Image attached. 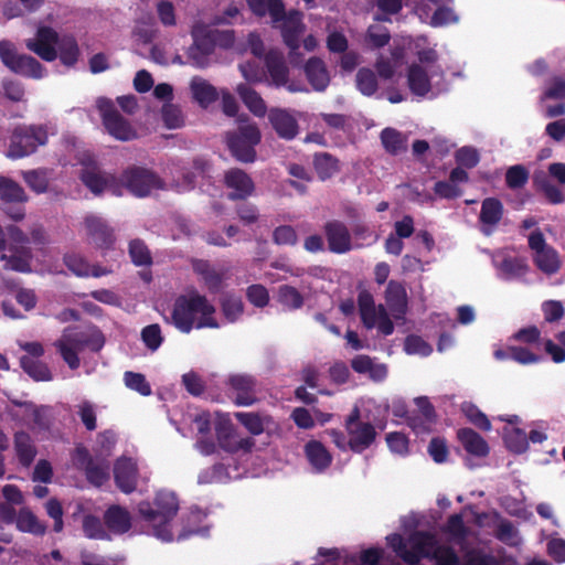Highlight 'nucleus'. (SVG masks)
I'll list each match as a JSON object with an SVG mask.
<instances>
[{
    "label": "nucleus",
    "mask_w": 565,
    "mask_h": 565,
    "mask_svg": "<svg viewBox=\"0 0 565 565\" xmlns=\"http://www.w3.org/2000/svg\"><path fill=\"white\" fill-rule=\"evenodd\" d=\"M214 312V306L205 296L192 291L174 300L171 323L183 333H190L193 328H218Z\"/></svg>",
    "instance_id": "obj_1"
},
{
    "label": "nucleus",
    "mask_w": 565,
    "mask_h": 565,
    "mask_svg": "<svg viewBox=\"0 0 565 565\" xmlns=\"http://www.w3.org/2000/svg\"><path fill=\"white\" fill-rule=\"evenodd\" d=\"M179 511V501L174 493L159 491L153 502L141 501L138 512L143 521L151 524L153 535L162 541L170 542L173 539L171 522Z\"/></svg>",
    "instance_id": "obj_2"
},
{
    "label": "nucleus",
    "mask_w": 565,
    "mask_h": 565,
    "mask_svg": "<svg viewBox=\"0 0 565 565\" xmlns=\"http://www.w3.org/2000/svg\"><path fill=\"white\" fill-rule=\"evenodd\" d=\"M103 345L104 339L100 333L90 334L78 328L71 327L64 329L61 338L54 342V347L71 370L79 367V352L86 348H89L92 351H98Z\"/></svg>",
    "instance_id": "obj_3"
},
{
    "label": "nucleus",
    "mask_w": 565,
    "mask_h": 565,
    "mask_svg": "<svg viewBox=\"0 0 565 565\" xmlns=\"http://www.w3.org/2000/svg\"><path fill=\"white\" fill-rule=\"evenodd\" d=\"M47 130L41 125H18L10 136L7 157L13 160L28 157L47 142Z\"/></svg>",
    "instance_id": "obj_4"
},
{
    "label": "nucleus",
    "mask_w": 565,
    "mask_h": 565,
    "mask_svg": "<svg viewBox=\"0 0 565 565\" xmlns=\"http://www.w3.org/2000/svg\"><path fill=\"white\" fill-rule=\"evenodd\" d=\"M260 140L262 134L256 124L241 125L236 131L226 135V143L232 156L244 163L256 160L255 147Z\"/></svg>",
    "instance_id": "obj_5"
},
{
    "label": "nucleus",
    "mask_w": 565,
    "mask_h": 565,
    "mask_svg": "<svg viewBox=\"0 0 565 565\" xmlns=\"http://www.w3.org/2000/svg\"><path fill=\"white\" fill-rule=\"evenodd\" d=\"M121 183L130 193L143 198L152 190L164 188V181L152 170L142 167H128L120 175Z\"/></svg>",
    "instance_id": "obj_6"
},
{
    "label": "nucleus",
    "mask_w": 565,
    "mask_h": 565,
    "mask_svg": "<svg viewBox=\"0 0 565 565\" xmlns=\"http://www.w3.org/2000/svg\"><path fill=\"white\" fill-rule=\"evenodd\" d=\"M344 427L349 436V449L356 454L369 449L377 436L371 423L361 420V411L358 406H354L345 418Z\"/></svg>",
    "instance_id": "obj_7"
},
{
    "label": "nucleus",
    "mask_w": 565,
    "mask_h": 565,
    "mask_svg": "<svg viewBox=\"0 0 565 565\" xmlns=\"http://www.w3.org/2000/svg\"><path fill=\"white\" fill-rule=\"evenodd\" d=\"M0 60L11 72L32 78L43 76L42 64L33 56L19 54L14 45L7 40L0 41Z\"/></svg>",
    "instance_id": "obj_8"
},
{
    "label": "nucleus",
    "mask_w": 565,
    "mask_h": 565,
    "mask_svg": "<svg viewBox=\"0 0 565 565\" xmlns=\"http://www.w3.org/2000/svg\"><path fill=\"white\" fill-rule=\"evenodd\" d=\"M81 164L83 168L79 179L92 193L100 195L106 190L117 193L119 180L114 174L103 171L92 157L83 158Z\"/></svg>",
    "instance_id": "obj_9"
},
{
    "label": "nucleus",
    "mask_w": 565,
    "mask_h": 565,
    "mask_svg": "<svg viewBox=\"0 0 565 565\" xmlns=\"http://www.w3.org/2000/svg\"><path fill=\"white\" fill-rule=\"evenodd\" d=\"M29 196L24 189L14 180L8 177H0V202L3 212L13 221L24 218V204Z\"/></svg>",
    "instance_id": "obj_10"
},
{
    "label": "nucleus",
    "mask_w": 565,
    "mask_h": 565,
    "mask_svg": "<svg viewBox=\"0 0 565 565\" xmlns=\"http://www.w3.org/2000/svg\"><path fill=\"white\" fill-rule=\"evenodd\" d=\"M97 107L100 111L103 125L110 136L121 141H129L137 137L136 130L120 115L110 99L99 98Z\"/></svg>",
    "instance_id": "obj_11"
},
{
    "label": "nucleus",
    "mask_w": 565,
    "mask_h": 565,
    "mask_svg": "<svg viewBox=\"0 0 565 565\" xmlns=\"http://www.w3.org/2000/svg\"><path fill=\"white\" fill-rule=\"evenodd\" d=\"M212 163L203 158L195 157L188 164L179 170V177L173 179V188L177 192H189L193 190L200 181L210 178Z\"/></svg>",
    "instance_id": "obj_12"
},
{
    "label": "nucleus",
    "mask_w": 565,
    "mask_h": 565,
    "mask_svg": "<svg viewBox=\"0 0 565 565\" xmlns=\"http://www.w3.org/2000/svg\"><path fill=\"white\" fill-rule=\"evenodd\" d=\"M228 396L237 406H250L257 402V381L249 374H232L226 380Z\"/></svg>",
    "instance_id": "obj_13"
},
{
    "label": "nucleus",
    "mask_w": 565,
    "mask_h": 565,
    "mask_svg": "<svg viewBox=\"0 0 565 565\" xmlns=\"http://www.w3.org/2000/svg\"><path fill=\"white\" fill-rule=\"evenodd\" d=\"M408 544L403 555V561L408 565H418L422 558L431 557L438 542L434 534L427 531H416L408 537Z\"/></svg>",
    "instance_id": "obj_14"
},
{
    "label": "nucleus",
    "mask_w": 565,
    "mask_h": 565,
    "mask_svg": "<svg viewBox=\"0 0 565 565\" xmlns=\"http://www.w3.org/2000/svg\"><path fill=\"white\" fill-rule=\"evenodd\" d=\"M58 33L51 26H40L35 36L25 42L29 51L35 53L45 62H53L57 58L56 43Z\"/></svg>",
    "instance_id": "obj_15"
},
{
    "label": "nucleus",
    "mask_w": 565,
    "mask_h": 565,
    "mask_svg": "<svg viewBox=\"0 0 565 565\" xmlns=\"http://www.w3.org/2000/svg\"><path fill=\"white\" fill-rule=\"evenodd\" d=\"M264 63L271 83L276 87L287 86L289 92H300V87L295 84H288L289 68L286 64L284 54L278 50H270L264 55Z\"/></svg>",
    "instance_id": "obj_16"
},
{
    "label": "nucleus",
    "mask_w": 565,
    "mask_h": 565,
    "mask_svg": "<svg viewBox=\"0 0 565 565\" xmlns=\"http://www.w3.org/2000/svg\"><path fill=\"white\" fill-rule=\"evenodd\" d=\"M224 185L231 190L227 198L232 201L246 200L255 191L253 179L239 168L228 169L224 173Z\"/></svg>",
    "instance_id": "obj_17"
},
{
    "label": "nucleus",
    "mask_w": 565,
    "mask_h": 565,
    "mask_svg": "<svg viewBox=\"0 0 565 565\" xmlns=\"http://www.w3.org/2000/svg\"><path fill=\"white\" fill-rule=\"evenodd\" d=\"M328 248L334 254H345L351 250V234L347 225L338 220L328 221L323 225Z\"/></svg>",
    "instance_id": "obj_18"
},
{
    "label": "nucleus",
    "mask_w": 565,
    "mask_h": 565,
    "mask_svg": "<svg viewBox=\"0 0 565 565\" xmlns=\"http://www.w3.org/2000/svg\"><path fill=\"white\" fill-rule=\"evenodd\" d=\"M77 460L85 471L86 479L95 487H102L109 479V465L96 462L85 447L76 448Z\"/></svg>",
    "instance_id": "obj_19"
},
{
    "label": "nucleus",
    "mask_w": 565,
    "mask_h": 565,
    "mask_svg": "<svg viewBox=\"0 0 565 565\" xmlns=\"http://www.w3.org/2000/svg\"><path fill=\"white\" fill-rule=\"evenodd\" d=\"M84 223L92 244L102 249H108L113 246L115 242L113 228L102 217L88 215Z\"/></svg>",
    "instance_id": "obj_20"
},
{
    "label": "nucleus",
    "mask_w": 565,
    "mask_h": 565,
    "mask_svg": "<svg viewBox=\"0 0 565 565\" xmlns=\"http://www.w3.org/2000/svg\"><path fill=\"white\" fill-rule=\"evenodd\" d=\"M268 120L281 139L292 140L299 134L298 121L287 109L271 108L268 111Z\"/></svg>",
    "instance_id": "obj_21"
},
{
    "label": "nucleus",
    "mask_w": 565,
    "mask_h": 565,
    "mask_svg": "<svg viewBox=\"0 0 565 565\" xmlns=\"http://www.w3.org/2000/svg\"><path fill=\"white\" fill-rule=\"evenodd\" d=\"M278 23H280L284 43L290 49V54L296 53L300 46V34L303 31L301 13L297 10H291L288 13L285 11V17Z\"/></svg>",
    "instance_id": "obj_22"
},
{
    "label": "nucleus",
    "mask_w": 565,
    "mask_h": 565,
    "mask_svg": "<svg viewBox=\"0 0 565 565\" xmlns=\"http://www.w3.org/2000/svg\"><path fill=\"white\" fill-rule=\"evenodd\" d=\"M504 214V206L497 198H486L481 203L479 214L480 231L489 236L501 222Z\"/></svg>",
    "instance_id": "obj_23"
},
{
    "label": "nucleus",
    "mask_w": 565,
    "mask_h": 565,
    "mask_svg": "<svg viewBox=\"0 0 565 565\" xmlns=\"http://www.w3.org/2000/svg\"><path fill=\"white\" fill-rule=\"evenodd\" d=\"M116 486L124 493H131L137 488L138 467L131 458H119L114 467Z\"/></svg>",
    "instance_id": "obj_24"
},
{
    "label": "nucleus",
    "mask_w": 565,
    "mask_h": 565,
    "mask_svg": "<svg viewBox=\"0 0 565 565\" xmlns=\"http://www.w3.org/2000/svg\"><path fill=\"white\" fill-rule=\"evenodd\" d=\"M103 520L106 529L115 535L129 532L132 525L130 512L119 504L109 505L104 512Z\"/></svg>",
    "instance_id": "obj_25"
},
{
    "label": "nucleus",
    "mask_w": 565,
    "mask_h": 565,
    "mask_svg": "<svg viewBox=\"0 0 565 565\" xmlns=\"http://www.w3.org/2000/svg\"><path fill=\"white\" fill-rule=\"evenodd\" d=\"M385 301L394 318H403L408 303L405 286L397 280H390L385 290Z\"/></svg>",
    "instance_id": "obj_26"
},
{
    "label": "nucleus",
    "mask_w": 565,
    "mask_h": 565,
    "mask_svg": "<svg viewBox=\"0 0 565 565\" xmlns=\"http://www.w3.org/2000/svg\"><path fill=\"white\" fill-rule=\"evenodd\" d=\"M10 255L1 254V260L4 262L3 268L18 273H31L32 250L29 246H9Z\"/></svg>",
    "instance_id": "obj_27"
},
{
    "label": "nucleus",
    "mask_w": 565,
    "mask_h": 565,
    "mask_svg": "<svg viewBox=\"0 0 565 565\" xmlns=\"http://www.w3.org/2000/svg\"><path fill=\"white\" fill-rule=\"evenodd\" d=\"M13 448L19 463L29 468L38 455L35 443L30 434L23 430L14 433Z\"/></svg>",
    "instance_id": "obj_28"
},
{
    "label": "nucleus",
    "mask_w": 565,
    "mask_h": 565,
    "mask_svg": "<svg viewBox=\"0 0 565 565\" xmlns=\"http://www.w3.org/2000/svg\"><path fill=\"white\" fill-rule=\"evenodd\" d=\"M303 71L309 84L315 90L323 92L328 87L330 83L329 72L320 57H310L306 62Z\"/></svg>",
    "instance_id": "obj_29"
},
{
    "label": "nucleus",
    "mask_w": 565,
    "mask_h": 565,
    "mask_svg": "<svg viewBox=\"0 0 565 565\" xmlns=\"http://www.w3.org/2000/svg\"><path fill=\"white\" fill-rule=\"evenodd\" d=\"M305 454L313 470L318 473L327 470L332 462L331 454L318 440L308 441L305 446Z\"/></svg>",
    "instance_id": "obj_30"
},
{
    "label": "nucleus",
    "mask_w": 565,
    "mask_h": 565,
    "mask_svg": "<svg viewBox=\"0 0 565 565\" xmlns=\"http://www.w3.org/2000/svg\"><path fill=\"white\" fill-rule=\"evenodd\" d=\"M252 12L257 17L269 14L274 26L285 17L282 0H246Z\"/></svg>",
    "instance_id": "obj_31"
},
{
    "label": "nucleus",
    "mask_w": 565,
    "mask_h": 565,
    "mask_svg": "<svg viewBox=\"0 0 565 565\" xmlns=\"http://www.w3.org/2000/svg\"><path fill=\"white\" fill-rule=\"evenodd\" d=\"M457 437L465 450L476 457H486L489 454L487 441L471 428H460Z\"/></svg>",
    "instance_id": "obj_32"
},
{
    "label": "nucleus",
    "mask_w": 565,
    "mask_h": 565,
    "mask_svg": "<svg viewBox=\"0 0 565 565\" xmlns=\"http://www.w3.org/2000/svg\"><path fill=\"white\" fill-rule=\"evenodd\" d=\"M56 51L61 63L67 67L75 66L81 56L77 40L72 34H63L58 36Z\"/></svg>",
    "instance_id": "obj_33"
},
{
    "label": "nucleus",
    "mask_w": 565,
    "mask_h": 565,
    "mask_svg": "<svg viewBox=\"0 0 565 565\" xmlns=\"http://www.w3.org/2000/svg\"><path fill=\"white\" fill-rule=\"evenodd\" d=\"M407 84L409 90L416 96H425L431 89L430 78L427 72L418 64H412L407 71Z\"/></svg>",
    "instance_id": "obj_34"
},
{
    "label": "nucleus",
    "mask_w": 565,
    "mask_h": 565,
    "mask_svg": "<svg viewBox=\"0 0 565 565\" xmlns=\"http://www.w3.org/2000/svg\"><path fill=\"white\" fill-rule=\"evenodd\" d=\"M236 93L250 113L257 117L265 116L267 111L266 104L262 96L254 88H252L248 84L242 83L237 85Z\"/></svg>",
    "instance_id": "obj_35"
},
{
    "label": "nucleus",
    "mask_w": 565,
    "mask_h": 565,
    "mask_svg": "<svg viewBox=\"0 0 565 565\" xmlns=\"http://www.w3.org/2000/svg\"><path fill=\"white\" fill-rule=\"evenodd\" d=\"M358 306L361 321L366 329H373L376 324L377 313L372 294L363 289L358 295Z\"/></svg>",
    "instance_id": "obj_36"
},
{
    "label": "nucleus",
    "mask_w": 565,
    "mask_h": 565,
    "mask_svg": "<svg viewBox=\"0 0 565 565\" xmlns=\"http://www.w3.org/2000/svg\"><path fill=\"white\" fill-rule=\"evenodd\" d=\"M15 526L20 532L33 535H44L46 526L41 523L38 516L28 508H22L17 514Z\"/></svg>",
    "instance_id": "obj_37"
},
{
    "label": "nucleus",
    "mask_w": 565,
    "mask_h": 565,
    "mask_svg": "<svg viewBox=\"0 0 565 565\" xmlns=\"http://www.w3.org/2000/svg\"><path fill=\"white\" fill-rule=\"evenodd\" d=\"M192 268L195 274L202 277L209 290L217 291L221 288L223 276L213 268L209 260L194 259Z\"/></svg>",
    "instance_id": "obj_38"
},
{
    "label": "nucleus",
    "mask_w": 565,
    "mask_h": 565,
    "mask_svg": "<svg viewBox=\"0 0 565 565\" xmlns=\"http://www.w3.org/2000/svg\"><path fill=\"white\" fill-rule=\"evenodd\" d=\"M193 98L203 108L209 107L217 97L216 88L203 78L194 77L191 82Z\"/></svg>",
    "instance_id": "obj_39"
},
{
    "label": "nucleus",
    "mask_w": 565,
    "mask_h": 565,
    "mask_svg": "<svg viewBox=\"0 0 565 565\" xmlns=\"http://www.w3.org/2000/svg\"><path fill=\"white\" fill-rule=\"evenodd\" d=\"M313 168L321 181L332 178L340 171L339 160L328 152H318L315 154Z\"/></svg>",
    "instance_id": "obj_40"
},
{
    "label": "nucleus",
    "mask_w": 565,
    "mask_h": 565,
    "mask_svg": "<svg viewBox=\"0 0 565 565\" xmlns=\"http://www.w3.org/2000/svg\"><path fill=\"white\" fill-rule=\"evenodd\" d=\"M533 262L542 273L550 276L556 274L562 265L557 250L552 246L534 254Z\"/></svg>",
    "instance_id": "obj_41"
},
{
    "label": "nucleus",
    "mask_w": 565,
    "mask_h": 565,
    "mask_svg": "<svg viewBox=\"0 0 565 565\" xmlns=\"http://www.w3.org/2000/svg\"><path fill=\"white\" fill-rule=\"evenodd\" d=\"M20 366L29 376H31L35 381L52 380V373L49 366L45 363L35 360L29 355H22L20 358Z\"/></svg>",
    "instance_id": "obj_42"
},
{
    "label": "nucleus",
    "mask_w": 565,
    "mask_h": 565,
    "mask_svg": "<svg viewBox=\"0 0 565 565\" xmlns=\"http://www.w3.org/2000/svg\"><path fill=\"white\" fill-rule=\"evenodd\" d=\"M234 417L253 436L263 434L265 430V424L269 420V417H264L255 412H237L234 414Z\"/></svg>",
    "instance_id": "obj_43"
},
{
    "label": "nucleus",
    "mask_w": 565,
    "mask_h": 565,
    "mask_svg": "<svg viewBox=\"0 0 565 565\" xmlns=\"http://www.w3.org/2000/svg\"><path fill=\"white\" fill-rule=\"evenodd\" d=\"M218 447L227 454H235L236 431L230 422L218 423L215 427Z\"/></svg>",
    "instance_id": "obj_44"
},
{
    "label": "nucleus",
    "mask_w": 565,
    "mask_h": 565,
    "mask_svg": "<svg viewBox=\"0 0 565 565\" xmlns=\"http://www.w3.org/2000/svg\"><path fill=\"white\" fill-rule=\"evenodd\" d=\"M191 35L193 39L191 47H194V50L199 49L204 51L205 54L210 55L214 52L215 46L211 38V28L200 23L194 24L191 30Z\"/></svg>",
    "instance_id": "obj_45"
},
{
    "label": "nucleus",
    "mask_w": 565,
    "mask_h": 565,
    "mask_svg": "<svg viewBox=\"0 0 565 565\" xmlns=\"http://www.w3.org/2000/svg\"><path fill=\"white\" fill-rule=\"evenodd\" d=\"M381 142L386 152L396 156L406 151V142L402 134L394 128H384L381 132Z\"/></svg>",
    "instance_id": "obj_46"
},
{
    "label": "nucleus",
    "mask_w": 565,
    "mask_h": 565,
    "mask_svg": "<svg viewBox=\"0 0 565 565\" xmlns=\"http://www.w3.org/2000/svg\"><path fill=\"white\" fill-rule=\"evenodd\" d=\"M355 83L356 88L364 96L374 95L379 88L376 74L367 67H362L356 72Z\"/></svg>",
    "instance_id": "obj_47"
},
{
    "label": "nucleus",
    "mask_w": 565,
    "mask_h": 565,
    "mask_svg": "<svg viewBox=\"0 0 565 565\" xmlns=\"http://www.w3.org/2000/svg\"><path fill=\"white\" fill-rule=\"evenodd\" d=\"M391 33L386 26L372 24L367 28L365 43L372 50L382 49L390 43Z\"/></svg>",
    "instance_id": "obj_48"
},
{
    "label": "nucleus",
    "mask_w": 565,
    "mask_h": 565,
    "mask_svg": "<svg viewBox=\"0 0 565 565\" xmlns=\"http://www.w3.org/2000/svg\"><path fill=\"white\" fill-rule=\"evenodd\" d=\"M129 256L136 266H150L152 264L151 253L146 243L140 238H135L129 243Z\"/></svg>",
    "instance_id": "obj_49"
},
{
    "label": "nucleus",
    "mask_w": 565,
    "mask_h": 565,
    "mask_svg": "<svg viewBox=\"0 0 565 565\" xmlns=\"http://www.w3.org/2000/svg\"><path fill=\"white\" fill-rule=\"evenodd\" d=\"M19 406H24L30 411V416L33 422V429L49 430L51 427V416L47 413V407L36 406L30 402L15 403Z\"/></svg>",
    "instance_id": "obj_50"
},
{
    "label": "nucleus",
    "mask_w": 565,
    "mask_h": 565,
    "mask_svg": "<svg viewBox=\"0 0 565 565\" xmlns=\"http://www.w3.org/2000/svg\"><path fill=\"white\" fill-rule=\"evenodd\" d=\"M104 521L93 514H86L82 521L83 532L86 537L92 540H106L108 534L104 527Z\"/></svg>",
    "instance_id": "obj_51"
},
{
    "label": "nucleus",
    "mask_w": 565,
    "mask_h": 565,
    "mask_svg": "<svg viewBox=\"0 0 565 565\" xmlns=\"http://www.w3.org/2000/svg\"><path fill=\"white\" fill-rule=\"evenodd\" d=\"M278 301L290 310L300 309L303 306V297L297 288L282 285L278 289Z\"/></svg>",
    "instance_id": "obj_52"
},
{
    "label": "nucleus",
    "mask_w": 565,
    "mask_h": 565,
    "mask_svg": "<svg viewBox=\"0 0 565 565\" xmlns=\"http://www.w3.org/2000/svg\"><path fill=\"white\" fill-rule=\"evenodd\" d=\"M504 443L507 447L515 454H523L529 448L527 435L521 428H512L505 431Z\"/></svg>",
    "instance_id": "obj_53"
},
{
    "label": "nucleus",
    "mask_w": 565,
    "mask_h": 565,
    "mask_svg": "<svg viewBox=\"0 0 565 565\" xmlns=\"http://www.w3.org/2000/svg\"><path fill=\"white\" fill-rule=\"evenodd\" d=\"M527 169L522 164L510 167L505 172V183L511 190L522 189L529 181Z\"/></svg>",
    "instance_id": "obj_54"
},
{
    "label": "nucleus",
    "mask_w": 565,
    "mask_h": 565,
    "mask_svg": "<svg viewBox=\"0 0 565 565\" xmlns=\"http://www.w3.org/2000/svg\"><path fill=\"white\" fill-rule=\"evenodd\" d=\"M379 12L374 20L379 22H391V15L397 14L403 9V0H376Z\"/></svg>",
    "instance_id": "obj_55"
},
{
    "label": "nucleus",
    "mask_w": 565,
    "mask_h": 565,
    "mask_svg": "<svg viewBox=\"0 0 565 565\" xmlns=\"http://www.w3.org/2000/svg\"><path fill=\"white\" fill-rule=\"evenodd\" d=\"M63 260L68 270H71L74 275L78 277L89 276L90 264L79 254H65Z\"/></svg>",
    "instance_id": "obj_56"
},
{
    "label": "nucleus",
    "mask_w": 565,
    "mask_h": 565,
    "mask_svg": "<svg viewBox=\"0 0 565 565\" xmlns=\"http://www.w3.org/2000/svg\"><path fill=\"white\" fill-rule=\"evenodd\" d=\"M124 381L128 388L138 392L142 396H149L151 394V386L147 382L146 376L141 373L127 371L124 374Z\"/></svg>",
    "instance_id": "obj_57"
},
{
    "label": "nucleus",
    "mask_w": 565,
    "mask_h": 565,
    "mask_svg": "<svg viewBox=\"0 0 565 565\" xmlns=\"http://www.w3.org/2000/svg\"><path fill=\"white\" fill-rule=\"evenodd\" d=\"M28 186L38 194L45 193L49 189V179L45 171L31 170L23 173Z\"/></svg>",
    "instance_id": "obj_58"
},
{
    "label": "nucleus",
    "mask_w": 565,
    "mask_h": 565,
    "mask_svg": "<svg viewBox=\"0 0 565 565\" xmlns=\"http://www.w3.org/2000/svg\"><path fill=\"white\" fill-rule=\"evenodd\" d=\"M430 559L436 562V565H460V558L456 551L449 545L437 544L431 553Z\"/></svg>",
    "instance_id": "obj_59"
},
{
    "label": "nucleus",
    "mask_w": 565,
    "mask_h": 565,
    "mask_svg": "<svg viewBox=\"0 0 565 565\" xmlns=\"http://www.w3.org/2000/svg\"><path fill=\"white\" fill-rule=\"evenodd\" d=\"M141 340L149 350H158L163 342L160 326L158 323H153L145 327L141 330Z\"/></svg>",
    "instance_id": "obj_60"
},
{
    "label": "nucleus",
    "mask_w": 565,
    "mask_h": 565,
    "mask_svg": "<svg viewBox=\"0 0 565 565\" xmlns=\"http://www.w3.org/2000/svg\"><path fill=\"white\" fill-rule=\"evenodd\" d=\"M498 268L509 278L522 276L527 270L525 263L516 257H504Z\"/></svg>",
    "instance_id": "obj_61"
},
{
    "label": "nucleus",
    "mask_w": 565,
    "mask_h": 565,
    "mask_svg": "<svg viewBox=\"0 0 565 565\" xmlns=\"http://www.w3.org/2000/svg\"><path fill=\"white\" fill-rule=\"evenodd\" d=\"M3 95L7 99L13 103L24 102L25 90L21 82L15 79L4 78L1 83Z\"/></svg>",
    "instance_id": "obj_62"
},
{
    "label": "nucleus",
    "mask_w": 565,
    "mask_h": 565,
    "mask_svg": "<svg viewBox=\"0 0 565 565\" xmlns=\"http://www.w3.org/2000/svg\"><path fill=\"white\" fill-rule=\"evenodd\" d=\"M445 531L455 540L463 541L468 535V529L465 525L461 514H452L448 518Z\"/></svg>",
    "instance_id": "obj_63"
},
{
    "label": "nucleus",
    "mask_w": 565,
    "mask_h": 565,
    "mask_svg": "<svg viewBox=\"0 0 565 565\" xmlns=\"http://www.w3.org/2000/svg\"><path fill=\"white\" fill-rule=\"evenodd\" d=\"M273 242L277 245L294 246L298 242V235L292 226L280 225L273 232Z\"/></svg>",
    "instance_id": "obj_64"
}]
</instances>
